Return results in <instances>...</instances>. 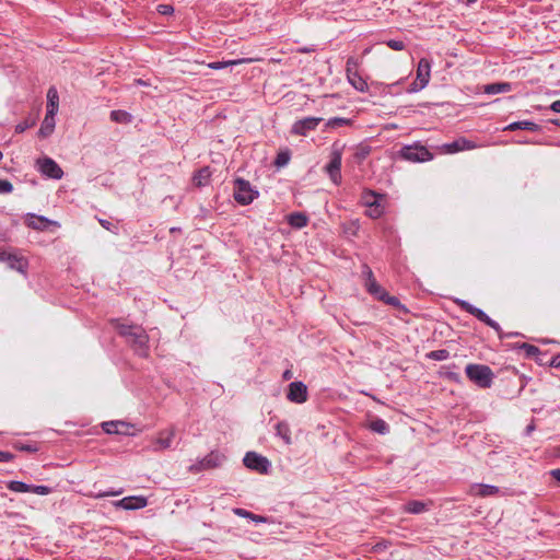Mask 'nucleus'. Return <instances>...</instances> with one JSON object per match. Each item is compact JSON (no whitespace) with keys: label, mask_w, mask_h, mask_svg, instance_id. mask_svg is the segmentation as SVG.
Segmentation results:
<instances>
[{"label":"nucleus","mask_w":560,"mask_h":560,"mask_svg":"<svg viewBox=\"0 0 560 560\" xmlns=\"http://www.w3.org/2000/svg\"><path fill=\"white\" fill-rule=\"evenodd\" d=\"M256 61H260V59L259 58H242V59H235V60H229V61H218V62L209 63L208 67L211 69L218 70V69L226 68L229 66L250 63V62H256Z\"/></svg>","instance_id":"a211bd4d"},{"label":"nucleus","mask_w":560,"mask_h":560,"mask_svg":"<svg viewBox=\"0 0 560 560\" xmlns=\"http://www.w3.org/2000/svg\"><path fill=\"white\" fill-rule=\"evenodd\" d=\"M341 148H337V145H334L331 155H330V162L326 166V172L328 173L331 182L336 185H339L341 183Z\"/></svg>","instance_id":"6e6552de"},{"label":"nucleus","mask_w":560,"mask_h":560,"mask_svg":"<svg viewBox=\"0 0 560 560\" xmlns=\"http://www.w3.org/2000/svg\"><path fill=\"white\" fill-rule=\"evenodd\" d=\"M12 190V184L8 180L0 179V194H8Z\"/></svg>","instance_id":"c03bdc74"},{"label":"nucleus","mask_w":560,"mask_h":560,"mask_svg":"<svg viewBox=\"0 0 560 560\" xmlns=\"http://www.w3.org/2000/svg\"><path fill=\"white\" fill-rule=\"evenodd\" d=\"M220 462L221 458L219 455L211 454L202 460L201 465L206 468H210L219 465Z\"/></svg>","instance_id":"e433bc0d"},{"label":"nucleus","mask_w":560,"mask_h":560,"mask_svg":"<svg viewBox=\"0 0 560 560\" xmlns=\"http://www.w3.org/2000/svg\"><path fill=\"white\" fill-rule=\"evenodd\" d=\"M2 159V152L0 151V160Z\"/></svg>","instance_id":"4d7b16f0"},{"label":"nucleus","mask_w":560,"mask_h":560,"mask_svg":"<svg viewBox=\"0 0 560 560\" xmlns=\"http://www.w3.org/2000/svg\"><path fill=\"white\" fill-rule=\"evenodd\" d=\"M366 427L373 432L385 434L388 432V424L380 418H370L366 422Z\"/></svg>","instance_id":"5701e85b"},{"label":"nucleus","mask_w":560,"mask_h":560,"mask_svg":"<svg viewBox=\"0 0 560 560\" xmlns=\"http://www.w3.org/2000/svg\"><path fill=\"white\" fill-rule=\"evenodd\" d=\"M288 222L295 229H302L307 225L308 219L302 212H294L288 215Z\"/></svg>","instance_id":"b1692460"},{"label":"nucleus","mask_w":560,"mask_h":560,"mask_svg":"<svg viewBox=\"0 0 560 560\" xmlns=\"http://www.w3.org/2000/svg\"><path fill=\"white\" fill-rule=\"evenodd\" d=\"M483 91L487 94L504 93L511 91V84L506 82L488 84L485 86Z\"/></svg>","instance_id":"a878e982"},{"label":"nucleus","mask_w":560,"mask_h":560,"mask_svg":"<svg viewBox=\"0 0 560 560\" xmlns=\"http://www.w3.org/2000/svg\"><path fill=\"white\" fill-rule=\"evenodd\" d=\"M322 118L307 117L296 121L292 127V132L300 136H305L310 130H314Z\"/></svg>","instance_id":"ddd939ff"},{"label":"nucleus","mask_w":560,"mask_h":560,"mask_svg":"<svg viewBox=\"0 0 560 560\" xmlns=\"http://www.w3.org/2000/svg\"><path fill=\"white\" fill-rule=\"evenodd\" d=\"M55 129V116L54 115H47L45 116L42 126L38 130V136L40 138H47L52 133Z\"/></svg>","instance_id":"412c9836"},{"label":"nucleus","mask_w":560,"mask_h":560,"mask_svg":"<svg viewBox=\"0 0 560 560\" xmlns=\"http://www.w3.org/2000/svg\"><path fill=\"white\" fill-rule=\"evenodd\" d=\"M555 124H556V125H558V126H560V119L555 120Z\"/></svg>","instance_id":"6e6d98bb"},{"label":"nucleus","mask_w":560,"mask_h":560,"mask_svg":"<svg viewBox=\"0 0 560 560\" xmlns=\"http://www.w3.org/2000/svg\"><path fill=\"white\" fill-rule=\"evenodd\" d=\"M467 3H472L475 2L476 0H465Z\"/></svg>","instance_id":"5fc2aeb1"},{"label":"nucleus","mask_w":560,"mask_h":560,"mask_svg":"<svg viewBox=\"0 0 560 560\" xmlns=\"http://www.w3.org/2000/svg\"><path fill=\"white\" fill-rule=\"evenodd\" d=\"M386 206H387L386 198L383 200H378V202H376L372 207L371 206L368 207L365 213L368 217H370L372 219H378L384 213Z\"/></svg>","instance_id":"393cba45"},{"label":"nucleus","mask_w":560,"mask_h":560,"mask_svg":"<svg viewBox=\"0 0 560 560\" xmlns=\"http://www.w3.org/2000/svg\"><path fill=\"white\" fill-rule=\"evenodd\" d=\"M253 521L255 522H265V518L262 516H257V515H253L250 514L249 516Z\"/></svg>","instance_id":"3c124183"},{"label":"nucleus","mask_w":560,"mask_h":560,"mask_svg":"<svg viewBox=\"0 0 560 560\" xmlns=\"http://www.w3.org/2000/svg\"><path fill=\"white\" fill-rule=\"evenodd\" d=\"M523 347L526 349V352L529 355H535L536 353H538V348L535 346L524 345Z\"/></svg>","instance_id":"a18cd8bd"},{"label":"nucleus","mask_w":560,"mask_h":560,"mask_svg":"<svg viewBox=\"0 0 560 560\" xmlns=\"http://www.w3.org/2000/svg\"><path fill=\"white\" fill-rule=\"evenodd\" d=\"M156 11L161 15H172L174 13V7L171 4H159Z\"/></svg>","instance_id":"ea45409f"},{"label":"nucleus","mask_w":560,"mask_h":560,"mask_svg":"<svg viewBox=\"0 0 560 560\" xmlns=\"http://www.w3.org/2000/svg\"><path fill=\"white\" fill-rule=\"evenodd\" d=\"M103 429L108 434H132V425L124 421H108L103 423Z\"/></svg>","instance_id":"4468645a"},{"label":"nucleus","mask_w":560,"mask_h":560,"mask_svg":"<svg viewBox=\"0 0 560 560\" xmlns=\"http://www.w3.org/2000/svg\"><path fill=\"white\" fill-rule=\"evenodd\" d=\"M349 80L351 82V84L358 90V91H365V89L368 88V84L364 80H362L361 78H357V77H350L349 75Z\"/></svg>","instance_id":"4c0bfd02"},{"label":"nucleus","mask_w":560,"mask_h":560,"mask_svg":"<svg viewBox=\"0 0 560 560\" xmlns=\"http://www.w3.org/2000/svg\"><path fill=\"white\" fill-rule=\"evenodd\" d=\"M283 377L287 380L290 378L291 377L290 371L284 372Z\"/></svg>","instance_id":"864d4df0"},{"label":"nucleus","mask_w":560,"mask_h":560,"mask_svg":"<svg viewBox=\"0 0 560 560\" xmlns=\"http://www.w3.org/2000/svg\"><path fill=\"white\" fill-rule=\"evenodd\" d=\"M135 334L137 335V338L132 343L135 350L138 352L139 355L147 357L149 341L148 335L143 329H136Z\"/></svg>","instance_id":"dca6fc26"},{"label":"nucleus","mask_w":560,"mask_h":560,"mask_svg":"<svg viewBox=\"0 0 560 560\" xmlns=\"http://www.w3.org/2000/svg\"><path fill=\"white\" fill-rule=\"evenodd\" d=\"M235 514L240 515V516H246V517H249L250 516V513L245 511V510H242V509H236L235 510Z\"/></svg>","instance_id":"de8ad7c7"},{"label":"nucleus","mask_w":560,"mask_h":560,"mask_svg":"<svg viewBox=\"0 0 560 560\" xmlns=\"http://www.w3.org/2000/svg\"><path fill=\"white\" fill-rule=\"evenodd\" d=\"M551 109H552L553 112L560 113V101H555V102L551 104Z\"/></svg>","instance_id":"09e8293b"},{"label":"nucleus","mask_w":560,"mask_h":560,"mask_svg":"<svg viewBox=\"0 0 560 560\" xmlns=\"http://www.w3.org/2000/svg\"><path fill=\"white\" fill-rule=\"evenodd\" d=\"M368 154H369V150H366V149H361L360 156H361L362 159H363V158H365Z\"/></svg>","instance_id":"603ef678"},{"label":"nucleus","mask_w":560,"mask_h":560,"mask_svg":"<svg viewBox=\"0 0 560 560\" xmlns=\"http://www.w3.org/2000/svg\"><path fill=\"white\" fill-rule=\"evenodd\" d=\"M30 492H34V493L40 494V495H46V494L50 493V489L46 486H34V487L31 486Z\"/></svg>","instance_id":"a19ab883"},{"label":"nucleus","mask_w":560,"mask_h":560,"mask_svg":"<svg viewBox=\"0 0 560 560\" xmlns=\"http://www.w3.org/2000/svg\"><path fill=\"white\" fill-rule=\"evenodd\" d=\"M431 78V65L430 61L425 58L420 59L417 67V75L416 80L411 83L408 89L409 93H415L424 89Z\"/></svg>","instance_id":"39448f33"},{"label":"nucleus","mask_w":560,"mask_h":560,"mask_svg":"<svg viewBox=\"0 0 560 560\" xmlns=\"http://www.w3.org/2000/svg\"><path fill=\"white\" fill-rule=\"evenodd\" d=\"M110 119L115 122L128 124L131 121V116L124 110H113L110 114Z\"/></svg>","instance_id":"c756f323"},{"label":"nucleus","mask_w":560,"mask_h":560,"mask_svg":"<svg viewBox=\"0 0 560 560\" xmlns=\"http://www.w3.org/2000/svg\"><path fill=\"white\" fill-rule=\"evenodd\" d=\"M551 476L560 482V469L552 470Z\"/></svg>","instance_id":"8fccbe9b"},{"label":"nucleus","mask_w":560,"mask_h":560,"mask_svg":"<svg viewBox=\"0 0 560 560\" xmlns=\"http://www.w3.org/2000/svg\"><path fill=\"white\" fill-rule=\"evenodd\" d=\"M288 399L295 404H303L307 400V387L302 382H293L289 385Z\"/></svg>","instance_id":"f8f14e48"},{"label":"nucleus","mask_w":560,"mask_h":560,"mask_svg":"<svg viewBox=\"0 0 560 560\" xmlns=\"http://www.w3.org/2000/svg\"><path fill=\"white\" fill-rule=\"evenodd\" d=\"M0 261L5 262L11 269L23 275L26 273L28 268V260L24 256L2 248H0Z\"/></svg>","instance_id":"0eeeda50"},{"label":"nucleus","mask_w":560,"mask_h":560,"mask_svg":"<svg viewBox=\"0 0 560 560\" xmlns=\"http://www.w3.org/2000/svg\"><path fill=\"white\" fill-rule=\"evenodd\" d=\"M175 438V430L173 428H166L156 433L152 439L153 451L160 452L171 447L172 442Z\"/></svg>","instance_id":"1a4fd4ad"},{"label":"nucleus","mask_w":560,"mask_h":560,"mask_svg":"<svg viewBox=\"0 0 560 560\" xmlns=\"http://www.w3.org/2000/svg\"><path fill=\"white\" fill-rule=\"evenodd\" d=\"M516 129H529V130H536L537 126L529 121H518L510 124L504 128V130H516Z\"/></svg>","instance_id":"7c9ffc66"},{"label":"nucleus","mask_w":560,"mask_h":560,"mask_svg":"<svg viewBox=\"0 0 560 560\" xmlns=\"http://www.w3.org/2000/svg\"><path fill=\"white\" fill-rule=\"evenodd\" d=\"M466 310L472 314L474 316H476L479 320L483 322L486 325H488L489 327L495 329V330H500V326L493 322L485 312H482L481 310L479 308H476L471 305H468L466 304Z\"/></svg>","instance_id":"f3484780"},{"label":"nucleus","mask_w":560,"mask_h":560,"mask_svg":"<svg viewBox=\"0 0 560 560\" xmlns=\"http://www.w3.org/2000/svg\"><path fill=\"white\" fill-rule=\"evenodd\" d=\"M12 455L7 452H0V462H9L12 459Z\"/></svg>","instance_id":"49530a36"},{"label":"nucleus","mask_w":560,"mask_h":560,"mask_svg":"<svg viewBox=\"0 0 560 560\" xmlns=\"http://www.w3.org/2000/svg\"><path fill=\"white\" fill-rule=\"evenodd\" d=\"M365 275H366L365 288L370 294H372L375 299H377L388 305H393V306L399 305L398 299L389 295L388 292L376 282L375 278L373 276V272L370 268H366Z\"/></svg>","instance_id":"f257e3e1"},{"label":"nucleus","mask_w":560,"mask_h":560,"mask_svg":"<svg viewBox=\"0 0 560 560\" xmlns=\"http://www.w3.org/2000/svg\"><path fill=\"white\" fill-rule=\"evenodd\" d=\"M289 160H290L289 154L287 152H281L277 156L276 164L278 166H283L289 162Z\"/></svg>","instance_id":"37998d69"},{"label":"nucleus","mask_w":560,"mask_h":560,"mask_svg":"<svg viewBox=\"0 0 560 560\" xmlns=\"http://www.w3.org/2000/svg\"><path fill=\"white\" fill-rule=\"evenodd\" d=\"M59 106V96L55 88H50L47 92V115H56Z\"/></svg>","instance_id":"6ab92c4d"},{"label":"nucleus","mask_w":560,"mask_h":560,"mask_svg":"<svg viewBox=\"0 0 560 560\" xmlns=\"http://www.w3.org/2000/svg\"><path fill=\"white\" fill-rule=\"evenodd\" d=\"M258 197V191L248 180L237 178L234 182V199L243 206L252 203Z\"/></svg>","instance_id":"f03ea898"},{"label":"nucleus","mask_w":560,"mask_h":560,"mask_svg":"<svg viewBox=\"0 0 560 560\" xmlns=\"http://www.w3.org/2000/svg\"><path fill=\"white\" fill-rule=\"evenodd\" d=\"M428 357L433 360L442 361L448 358V352L446 350H435L430 352Z\"/></svg>","instance_id":"58836bf2"},{"label":"nucleus","mask_w":560,"mask_h":560,"mask_svg":"<svg viewBox=\"0 0 560 560\" xmlns=\"http://www.w3.org/2000/svg\"><path fill=\"white\" fill-rule=\"evenodd\" d=\"M36 124V117H33V118H27L25 119L24 121L18 124L15 126V131L18 133H22L24 132L26 129L33 127L34 125Z\"/></svg>","instance_id":"f704fd0d"},{"label":"nucleus","mask_w":560,"mask_h":560,"mask_svg":"<svg viewBox=\"0 0 560 560\" xmlns=\"http://www.w3.org/2000/svg\"><path fill=\"white\" fill-rule=\"evenodd\" d=\"M401 159L409 162H427L433 160V154L419 143L412 145H405L399 151Z\"/></svg>","instance_id":"7ed1b4c3"},{"label":"nucleus","mask_w":560,"mask_h":560,"mask_svg":"<svg viewBox=\"0 0 560 560\" xmlns=\"http://www.w3.org/2000/svg\"><path fill=\"white\" fill-rule=\"evenodd\" d=\"M466 374L470 381L480 387H489L492 382V372L486 365L469 364L466 368Z\"/></svg>","instance_id":"20e7f679"},{"label":"nucleus","mask_w":560,"mask_h":560,"mask_svg":"<svg viewBox=\"0 0 560 560\" xmlns=\"http://www.w3.org/2000/svg\"><path fill=\"white\" fill-rule=\"evenodd\" d=\"M26 224L35 230H44L49 224V221L42 217L31 215L26 219Z\"/></svg>","instance_id":"bb28decb"},{"label":"nucleus","mask_w":560,"mask_h":560,"mask_svg":"<svg viewBox=\"0 0 560 560\" xmlns=\"http://www.w3.org/2000/svg\"><path fill=\"white\" fill-rule=\"evenodd\" d=\"M244 465L249 469L264 474L268 470L269 462L266 457L260 456L255 452H248L244 457Z\"/></svg>","instance_id":"9d476101"},{"label":"nucleus","mask_w":560,"mask_h":560,"mask_svg":"<svg viewBox=\"0 0 560 560\" xmlns=\"http://www.w3.org/2000/svg\"><path fill=\"white\" fill-rule=\"evenodd\" d=\"M7 486L11 491H14V492H30L31 491V486H28L24 482H21V481H10Z\"/></svg>","instance_id":"473e14b6"},{"label":"nucleus","mask_w":560,"mask_h":560,"mask_svg":"<svg viewBox=\"0 0 560 560\" xmlns=\"http://www.w3.org/2000/svg\"><path fill=\"white\" fill-rule=\"evenodd\" d=\"M148 502L144 497H127L116 502L117 506L124 510H138L147 506Z\"/></svg>","instance_id":"2eb2a0df"},{"label":"nucleus","mask_w":560,"mask_h":560,"mask_svg":"<svg viewBox=\"0 0 560 560\" xmlns=\"http://www.w3.org/2000/svg\"><path fill=\"white\" fill-rule=\"evenodd\" d=\"M136 329H142L141 327H138V326H127V325H120L118 327V331L120 335L125 336L128 338V341L132 345L133 341L136 340L137 338V335L135 334Z\"/></svg>","instance_id":"cd10ccee"},{"label":"nucleus","mask_w":560,"mask_h":560,"mask_svg":"<svg viewBox=\"0 0 560 560\" xmlns=\"http://www.w3.org/2000/svg\"><path fill=\"white\" fill-rule=\"evenodd\" d=\"M483 147L466 138H458L451 143H445L436 148L440 154H454L462 151L474 150Z\"/></svg>","instance_id":"423d86ee"},{"label":"nucleus","mask_w":560,"mask_h":560,"mask_svg":"<svg viewBox=\"0 0 560 560\" xmlns=\"http://www.w3.org/2000/svg\"><path fill=\"white\" fill-rule=\"evenodd\" d=\"M406 511L410 513H421L427 510V506L423 502L420 501H411L406 505Z\"/></svg>","instance_id":"72a5a7b5"},{"label":"nucleus","mask_w":560,"mask_h":560,"mask_svg":"<svg viewBox=\"0 0 560 560\" xmlns=\"http://www.w3.org/2000/svg\"><path fill=\"white\" fill-rule=\"evenodd\" d=\"M387 46L393 50H402L405 48V44L401 40H388Z\"/></svg>","instance_id":"79ce46f5"},{"label":"nucleus","mask_w":560,"mask_h":560,"mask_svg":"<svg viewBox=\"0 0 560 560\" xmlns=\"http://www.w3.org/2000/svg\"><path fill=\"white\" fill-rule=\"evenodd\" d=\"M37 165L43 174L48 177L59 179L62 177L63 172L59 165L51 159L45 158L37 161Z\"/></svg>","instance_id":"9b49d317"},{"label":"nucleus","mask_w":560,"mask_h":560,"mask_svg":"<svg viewBox=\"0 0 560 560\" xmlns=\"http://www.w3.org/2000/svg\"><path fill=\"white\" fill-rule=\"evenodd\" d=\"M277 434L281 436L287 444L291 443L290 428L287 423H279L277 425Z\"/></svg>","instance_id":"2f4dec72"},{"label":"nucleus","mask_w":560,"mask_h":560,"mask_svg":"<svg viewBox=\"0 0 560 560\" xmlns=\"http://www.w3.org/2000/svg\"><path fill=\"white\" fill-rule=\"evenodd\" d=\"M350 124V119L347 118H332L327 121L326 126L328 128H338L341 126H349Z\"/></svg>","instance_id":"c9c22d12"},{"label":"nucleus","mask_w":560,"mask_h":560,"mask_svg":"<svg viewBox=\"0 0 560 560\" xmlns=\"http://www.w3.org/2000/svg\"><path fill=\"white\" fill-rule=\"evenodd\" d=\"M383 199H385L384 196L376 195L373 191H365L362 195V202L366 208L370 206L372 207L373 205L378 202V200H383Z\"/></svg>","instance_id":"c85d7f7f"},{"label":"nucleus","mask_w":560,"mask_h":560,"mask_svg":"<svg viewBox=\"0 0 560 560\" xmlns=\"http://www.w3.org/2000/svg\"><path fill=\"white\" fill-rule=\"evenodd\" d=\"M212 173L208 166L200 168L197 171L192 177V183L197 187H201L208 184Z\"/></svg>","instance_id":"4be33fe9"},{"label":"nucleus","mask_w":560,"mask_h":560,"mask_svg":"<svg viewBox=\"0 0 560 560\" xmlns=\"http://www.w3.org/2000/svg\"><path fill=\"white\" fill-rule=\"evenodd\" d=\"M498 488L490 485H474L470 493L476 497H489L498 493Z\"/></svg>","instance_id":"aec40b11"}]
</instances>
